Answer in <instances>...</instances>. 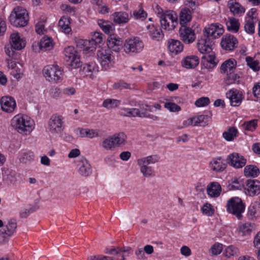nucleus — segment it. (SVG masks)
I'll list each match as a JSON object with an SVG mask.
<instances>
[{
  "label": "nucleus",
  "instance_id": "f257e3e1",
  "mask_svg": "<svg viewBox=\"0 0 260 260\" xmlns=\"http://www.w3.org/2000/svg\"><path fill=\"white\" fill-rule=\"evenodd\" d=\"M12 126L19 133L28 135L34 128V121L26 115L18 114L11 120Z\"/></svg>",
  "mask_w": 260,
  "mask_h": 260
},
{
  "label": "nucleus",
  "instance_id": "f03ea898",
  "mask_svg": "<svg viewBox=\"0 0 260 260\" xmlns=\"http://www.w3.org/2000/svg\"><path fill=\"white\" fill-rule=\"evenodd\" d=\"M197 46L200 52L204 54L202 57V63L207 67L208 66V63H215V55L212 52V42L210 39L205 37L204 38L199 40Z\"/></svg>",
  "mask_w": 260,
  "mask_h": 260
},
{
  "label": "nucleus",
  "instance_id": "7ed1b4c3",
  "mask_svg": "<svg viewBox=\"0 0 260 260\" xmlns=\"http://www.w3.org/2000/svg\"><path fill=\"white\" fill-rule=\"evenodd\" d=\"M159 157L157 155H151L139 158L137 160V164L140 167L141 173L145 177L154 176V171L149 165L154 164L158 162Z\"/></svg>",
  "mask_w": 260,
  "mask_h": 260
},
{
  "label": "nucleus",
  "instance_id": "20e7f679",
  "mask_svg": "<svg viewBox=\"0 0 260 260\" xmlns=\"http://www.w3.org/2000/svg\"><path fill=\"white\" fill-rule=\"evenodd\" d=\"M12 25L16 27H24L27 24L29 20L27 11L21 7L14 8L9 17Z\"/></svg>",
  "mask_w": 260,
  "mask_h": 260
},
{
  "label": "nucleus",
  "instance_id": "39448f33",
  "mask_svg": "<svg viewBox=\"0 0 260 260\" xmlns=\"http://www.w3.org/2000/svg\"><path fill=\"white\" fill-rule=\"evenodd\" d=\"M245 208L244 203L239 197H233L230 199L226 203V209L228 213H231L240 219L242 213Z\"/></svg>",
  "mask_w": 260,
  "mask_h": 260
},
{
  "label": "nucleus",
  "instance_id": "423d86ee",
  "mask_svg": "<svg viewBox=\"0 0 260 260\" xmlns=\"http://www.w3.org/2000/svg\"><path fill=\"white\" fill-rule=\"evenodd\" d=\"M46 80L55 83L60 82L63 78V71L57 65H48L43 70Z\"/></svg>",
  "mask_w": 260,
  "mask_h": 260
},
{
  "label": "nucleus",
  "instance_id": "0eeeda50",
  "mask_svg": "<svg viewBox=\"0 0 260 260\" xmlns=\"http://www.w3.org/2000/svg\"><path fill=\"white\" fill-rule=\"evenodd\" d=\"M161 27L166 30H173L178 24V16L176 13L172 10L165 11L160 18Z\"/></svg>",
  "mask_w": 260,
  "mask_h": 260
},
{
  "label": "nucleus",
  "instance_id": "6e6552de",
  "mask_svg": "<svg viewBox=\"0 0 260 260\" xmlns=\"http://www.w3.org/2000/svg\"><path fill=\"white\" fill-rule=\"evenodd\" d=\"M144 47L143 41L138 37H133L125 41L123 49L129 54H136L142 52Z\"/></svg>",
  "mask_w": 260,
  "mask_h": 260
},
{
  "label": "nucleus",
  "instance_id": "1a4fd4ad",
  "mask_svg": "<svg viewBox=\"0 0 260 260\" xmlns=\"http://www.w3.org/2000/svg\"><path fill=\"white\" fill-rule=\"evenodd\" d=\"M97 58L102 67L105 69H109L114 59L112 52L109 48L103 47L97 51Z\"/></svg>",
  "mask_w": 260,
  "mask_h": 260
},
{
  "label": "nucleus",
  "instance_id": "9d476101",
  "mask_svg": "<svg viewBox=\"0 0 260 260\" xmlns=\"http://www.w3.org/2000/svg\"><path fill=\"white\" fill-rule=\"evenodd\" d=\"M119 114L124 117H139L141 118H149L153 120H158L159 117L157 116L149 114L146 112H140L138 108H123L119 111Z\"/></svg>",
  "mask_w": 260,
  "mask_h": 260
},
{
  "label": "nucleus",
  "instance_id": "9b49d317",
  "mask_svg": "<svg viewBox=\"0 0 260 260\" xmlns=\"http://www.w3.org/2000/svg\"><path fill=\"white\" fill-rule=\"evenodd\" d=\"M65 59L69 66L73 69H76L81 66V62L77 54V52L73 46H69L64 49Z\"/></svg>",
  "mask_w": 260,
  "mask_h": 260
},
{
  "label": "nucleus",
  "instance_id": "f8f14e48",
  "mask_svg": "<svg viewBox=\"0 0 260 260\" xmlns=\"http://www.w3.org/2000/svg\"><path fill=\"white\" fill-rule=\"evenodd\" d=\"M63 117L58 114H53L48 121V129L52 133H59L63 129Z\"/></svg>",
  "mask_w": 260,
  "mask_h": 260
},
{
  "label": "nucleus",
  "instance_id": "ddd939ff",
  "mask_svg": "<svg viewBox=\"0 0 260 260\" xmlns=\"http://www.w3.org/2000/svg\"><path fill=\"white\" fill-rule=\"evenodd\" d=\"M76 169L82 176L87 177L92 173V168L88 161L83 156L79 157L75 160Z\"/></svg>",
  "mask_w": 260,
  "mask_h": 260
},
{
  "label": "nucleus",
  "instance_id": "4468645a",
  "mask_svg": "<svg viewBox=\"0 0 260 260\" xmlns=\"http://www.w3.org/2000/svg\"><path fill=\"white\" fill-rule=\"evenodd\" d=\"M211 117L207 115H200L189 118L184 121L183 123V126L187 127L189 126H205L208 125L210 121Z\"/></svg>",
  "mask_w": 260,
  "mask_h": 260
},
{
  "label": "nucleus",
  "instance_id": "2eb2a0df",
  "mask_svg": "<svg viewBox=\"0 0 260 260\" xmlns=\"http://www.w3.org/2000/svg\"><path fill=\"white\" fill-rule=\"evenodd\" d=\"M179 36L182 41L186 44H190L193 43L196 38L194 30L186 25H182L180 27Z\"/></svg>",
  "mask_w": 260,
  "mask_h": 260
},
{
  "label": "nucleus",
  "instance_id": "dca6fc26",
  "mask_svg": "<svg viewBox=\"0 0 260 260\" xmlns=\"http://www.w3.org/2000/svg\"><path fill=\"white\" fill-rule=\"evenodd\" d=\"M206 38L216 39L224 32L222 25L219 23L211 24L205 28Z\"/></svg>",
  "mask_w": 260,
  "mask_h": 260
},
{
  "label": "nucleus",
  "instance_id": "f3484780",
  "mask_svg": "<svg viewBox=\"0 0 260 260\" xmlns=\"http://www.w3.org/2000/svg\"><path fill=\"white\" fill-rule=\"evenodd\" d=\"M238 41L236 37L231 34L224 35L221 40L222 48L226 51L233 50L238 46Z\"/></svg>",
  "mask_w": 260,
  "mask_h": 260
},
{
  "label": "nucleus",
  "instance_id": "a211bd4d",
  "mask_svg": "<svg viewBox=\"0 0 260 260\" xmlns=\"http://www.w3.org/2000/svg\"><path fill=\"white\" fill-rule=\"evenodd\" d=\"M226 161L231 166L237 169L242 168L246 164V159L244 156L236 152L229 154Z\"/></svg>",
  "mask_w": 260,
  "mask_h": 260
},
{
  "label": "nucleus",
  "instance_id": "6ab92c4d",
  "mask_svg": "<svg viewBox=\"0 0 260 260\" xmlns=\"http://www.w3.org/2000/svg\"><path fill=\"white\" fill-rule=\"evenodd\" d=\"M1 106L3 111L7 113L13 112L16 107L15 99L10 96H4L1 99Z\"/></svg>",
  "mask_w": 260,
  "mask_h": 260
},
{
  "label": "nucleus",
  "instance_id": "aec40b11",
  "mask_svg": "<svg viewBox=\"0 0 260 260\" xmlns=\"http://www.w3.org/2000/svg\"><path fill=\"white\" fill-rule=\"evenodd\" d=\"M245 192L250 196H254L260 193V181L249 179L246 181Z\"/></svg>",
  "mask_w": 260,
  "mask_h": 260
},
{
  "label": "nucleus",
  "instance_id": "412c9836",
  "mask_svg": "<svg viewBox=\"0 0 260 260\" xmlns=\"http://www.w3.org/2000/svg\"><path fill=\"white\" fill-rule=\"evenodd\" d=\"M232 106H239L242 101V93L237 89H231L226 93Z\"/></svg>",
  "mask_w": 260,
  "mask_h": 260
},
{
  "label": "nucleus",
  "instance_id": "4be33fe9",
  "mask_svg": "<svg viewBox=\"0 0 260 260\" xmlns=\"http://www.w3.org/2000/svg\"><path fill=\"white\" fill-rule=\"evenodd\" d=\"M10 45L13 47L15 50H20L25 46V41L23 38H21L18 32H14L10 36Z\"/></svg>",
  "mask_w": 260,
  "mask_h": 260
},
{
  "label": "nucleus",
  "instance_id": "5701e85b",
  "mask_svg": "<svg viewBox=\"0 0 260 260\" xmlns=\"http://www.w3.org/2000/svg\"><path fill=\"white\" fill-rule=\"evenodd\" d=\"M211 170L215 172H222L226 168V165L221 157L213 158L209 162Z\"/></svg>",
  "mask_w": 260,
  "mask_h": 260
},
{
  "label": "nucleus",
  "instance_id": "b1692460",
  "mask_svg": "<svg viewBox=\"0 0 260 260\" xmlns=\"http://www.w3.org/2000/svg\"><path fill=\"white\" fill-rule=\"evenodd\" d=\"M146 28L147 34L152 40L158 41L164 38L162 31L159 26L150 24L147 25Z\"/></svg>",
  "mask_w": 260,
  "mask_h": 260
},
{
  "label": "nucleus",
  "instance_id": "393cba45",
  "mask_svg": "<svg viewBox=\"0 0 260 260\" xmlns=\"http://www.w3.org/2000/svg\"><path fill=\"white\" fill-rule=\"evenodd\" d=\"M121 40L114 35H111L108 38L107 48L115 52H119L122 45Z\"/></svg>",
  "mask_w": 260,
  "mask_h": 260
},
{
  "label": "nucleus",
  "instance_id": "a878e982",
  "mask_svg": "<svg viewBox=\"0 0 260 260\" xmlns=\"http://www.w3.org/2000/svg\"><path fill=\"white\" fill-rule=\"evenodd\" d=\"M77 47L82 50L84 53L92 52L95 49L96 45L90 40L81 39L77 42Z\"/></svg>",
  "mask_w": 260,
  "mask_h": 260
},
{
  "label": "nucleus",
  "instance_id": "bb28decb",
  "mask_svg": "<svg viewBox=\"0 0 260 260\" xmlns=\"http://www.w3.org/2000/svg\"><path fill=\"white\" fill-rule=\"evenodd\" d=\"M227 6L230 12L234 15H241L245 13V8L236 0H229Z\"/></svg>",
  "mask_w": 260,
  "mask_h": 260
},
{
  "label": "nucleus",
  "instance_id": "cd10ccee",
  "mask_svg": "<svg viewBox=\"0 0 260 260\" xmlns=\"http://www.w3.org/2000/svg\"><path fill=\"white\" fill-rule=\"evenodd\" d=\"M98 72V67L93 62L85 64L80 71L81 75L91 78H92L93 75Z\"/></svg>",
  "mask_w": 260,
  "mask_h": 260
},
{
  "label": "nucleus",
  "instance_id": "c85d7f7f",
  "mask_svg": "<svg viewBox=\"0 0 260 260\" xmlns=\"http://www.w3.org/2000/svg\"><path fill=\"white\" fill-rule=\"evenodd\" d=\"M199 63V59L196 55L187 56L184 58L181 61V64L183 67L189 69L196 68Z\"/></svg>",
  "mask_w": 260,
  "mask_h": 260
},
{
  "label": "nucleus",
  "instance_id": "c756f323",
  "mask_svg": "<svg viewBox=\"0 0 260 260\" xmlns=\"http://www.w3.org/2000/svg\"><path fill=\"white\" fill-rule=\"evenodd\" d=\"M168 47L171 53L177 54L183 51L184 46L179 40L169 39L168 41Z\"/></svg>",
  "mask_w": 260,
  "mask_h": 260
},
{
  "label": "nucleus",
  "instance_id": "7c9ffc66",
  "mask_svg": "<svg viewBox=\"0 0 260 260\" xmlns=\"http://www.w3.org/2000/svg\"><path fill=\"white\" fill-rule=\"evenodd\" d=\"M221 187L219 183L213 182L210 183L207 187V193L211 198H217L220 194Z\"/></svg>",
  "mask_w": 260,
  "mask_h": 260
},
{
  "label": "nucleus",
  "instance_id": "2f4dec72",
  "mask_svg": "<svg viewBox=\"0 0 260 260\" xmlns=\"http://www.w3.org/2000/svg\"><path fill=\"white\" fill-rule=\"evenodd\" d=\"M237 62L234 59H229L224 61L220 66L221 73H230L234 72Z\"/></svg>",
  "mask_w": 260,
  "mask_h": 260
},
{
  "label": "nucleus",
  "instance_id": "473e14b6",
  "mask_svg": "<svg viewBox=\"0 0 260 260\" xmlns=\"http://www.w3.org/2000/svg\"><path fill=\"white\" fill-rule=\"evenodd\" d=\"M127 251V250H122L117 247L111 249L107 248L105 253L115 255L114 256H111V259L112 260H124L123 253Z\"/></svg>",
  "mask_w": 260,
  "mask_h": 260
},
{
  "label": "nucleus",
  "instance_id": "72a5a7b5",
  "mask_svg": "<svg viewBox=\"0 0 260 260\" xmlns=\"http://www.w3.org/2000/svg\"><path fill=\"white\" fill-rule=\"evenodd\" d=\"M17 228V223L14 219H11L5 228L0 230V234L2 235H6L8 236H11L13 235Z\"/></svg>",
  "mask_w": 260,
  "mask_h": 260
},
{
  "label": "nucleus",
  "instance_id": "f704fd0d",
  "mask_svg": "<svg viewBox=\"0 0 260 260\" xmlns=\"http://www.w3.org/2000/svg\"><path fill=\"white\" fill-rule=\"evenodd\" d=\"M113 16L114 21L117 24L126 23L129 20L128 14L125 12H116Z\"/></svg>",
  "mask_w": 260,
  "mask_h": 260
},
{
  "label": "nucleus",
  "instance_id": "c9c22d12",
  "mask_svg": "<svg viewBox=\"0 0 260 260\" xmlns=\"http://www.w3.org/2000/svg\"><path fill=\"white\" fill-rule=\"evenodd\" d=\"M191 12L189 9L184 8L180 13V23L181 26L185 25L191 20Z\"/></svg>",
  "mask_w": 260,
  "mask_h": 260
},
{
  "label": "nucleus",
  "instance_id": "e433bc0d",
  "mask_svg": "<svg viewBox=\"0 0 260 260\" xmlns=\"http://www.w3.org/2000/svg\"><path fill=\"white\" fill-rule=\"evenodd\" d=\"M70 19L62 17L60 18L58 22V26L60 28V30L66 34H69L72 30L70 27Z\"/></svg>",
  "mask_w": 260,
  "mask_h": 260
},
{
  "label": "nucleus",
  "instance_id": "4c0bfd02",
  "mask_svg": "<svg viewBox=\"0 0 260 260\" xmlns=\"http://www.w3.org/2000/svg\"><path fill=\"white\" fill-rule=\"evenodd\" d=\"M238 131L235 127H230L222 134L223 138L228 141H233L238 136Z\"/></svg>",
  "mask_w": 260,
  "mask_h": 260
},
{
  "label": "nucleus",
  "instance_id": "58836bf2",
  "mask_svg": "<svg viewBox=\"0 0 260 260\" xmlns=\"http://www.w3.org/2000/svg\"><path fill=\"white\" fill-rule=\"evenodd\" d=\"M115 147L124 145L127 138L126 135L123 132L115 134L111 136Z\"/></svg>",
  "mask_w": 260,
  "mask_h": 260
},
{
  "label": "nucleus",
  "instance_id": "ea45409f",
  "mask_svg": "<svg viewBox=\"0 0 260 260\" xmlns=\"http://www.w3.org/2000/svg\"><path fill=\"white\" fill-rule=\"evenodd\" d=\"M53 47V43L51 38L44 37L40 43V48L42 50L47 51L51 50Z\"/></svg>",
  "mask_w": 260,
  "mask_h": 260
},
{
  "label": "nucleus",
  "instance_id": "a19ab883",
  "mask_svg": "<svg viewBox=\"0 0 260 260\" xmlns=\"http://www.w3.org/2000/svg\"><path fill=\"white\" fill-rule=\"evenodd\" d=\"M244 173L247 177H256L259 174V170L256 166L249 165L245 167Z\"/></svg>",
  "mask_w": 260,
  "mask_h": 260
},
{
  "label": "nucleus",
  "instance_id": "79ce46f5",
  "mask_svg": "<svg viewBox=\"0 0 260 260\" xmlns=\"http://www.w3.org/2000/svg\"><path fill=\"white\" fill-rule=\"evenodd\" d=\"M80 136L81 137L92 139L99 136V131L92 129L82 128L80 130Z\"/></svg>",
  "mask_w": 260,
  "mask_h": 260
},
{
  "label": "nucleus",
  "instance_id": "37998d69",
  "mask_svg": "<svg viewBox=\"0 0 260 260\" xmlns=\"http://www.w3.org/2000/svg\"><path fill=\"white\" fill-rule=\"evenodd\" d=\"M98 24L106 34L110 33L114 28L113 24L109 21L99 19L98 20Z\"/></svg>",
  "mask_w": 260,
  "mask_h": 260
},
{
  "label": "nucleus",
  "instance_id": "c03bdc74",
  "mask_svg": "<svg viewBox=\"0 0 260 260\" xmlns=\"http://www.w3.org/2000/svg\"><path fill=\"white\" fill-rule=\"evenodd\" d=\"M226 24L229 31L237 32L239 30L240 23L239 20L235 18H229Z\"/></svg>",
  "mask_w": 260,
  "mask_h": 260
},
{
  "label": "nucleus",
  "instance_id": "a18cd8bd",
  "mask_svg": "<svg viewBox=\"0 0 260 260\" xmlns=\"http://www.w3.org/2000/svg\"><path fill=\"white\" fill-rule=\"evenodd\" d=\"M240 76L234 73V72L227 74V76L224 79V83L226 85L239 83Z\"/></svg>",
  "mask_w": 260,
  "mask_h": 260
},
{
  "label": "nucleus",
  "instance_id": "49530a36",
  "mask_svg": "<svg viewBox=\"0 0 260 260\" xmlns=\"http://www.w3.org/2000/svg\"><path fill=\"white\" fill-rule=\"evenodd\" d=\"M101 146L106 150H113L115 146L111 136L104 139L102 142Z\"/></svg>",
  "mask_w": 260,
  "mask_h": 260
},
{
  "label": "nucleus",
  "instance_id": "de8ad7c7",
  "mask_svg": "<svg viewBox=\"0 0 260 260\" xmlns=\"http://www.w3.org/2000/svg\"><path fill=\"white\" fill-rule=\"evenodd\" d=\"M34 158V153L31 151H25L21 153L19 157L20 162L26 164L32 161Z\"/></svg>",
  "mask_w": 260,
  "mask_h": 260
},
{
  "label": "nucleus",
  "instance_id": "09e8293b",
  "mask_svg": "<svg viewBox=\"0 0 260 260\" xmlns=\"http://www.w3.org/2000/svg\"><path fill=\"white\" fill-rule=\"evenodd\" d=\"M120 102L116 99H107L103 103V106L107 109H112L119 106Z\"/></svg>",
  "mask_w": 260,
  "mask_h": 260
},
{
  "label": "nucleus",
  "instance_id": "8fccbe9b",
  "mask_svg": "<svg viewBox=\"0 0 260 260\" xmlns=\"http://www.w3.org/2000/svg\"><path fill=\"white\" fill-rule=\"evenodd\" d=\"M245 31L250 34L254 32V22L251 18H245V24L244 26Z\"/></svg>",
  "mask_w": 260,
  "mask_h": 260
},
{
  "label": "nucleus",
  "instance_id": "3c124183",
  "mask_svg": "<svg viewBox=\"0 0 260 260\" xmlns=\"http://www.w3.org/2000/svg\"><path fill=\"white\" fill-rule=\"evenodd\" d=\"M252 231V226L250 223H245L239 227V233L242 236L249 235Z\"/></svg>",
  "mask_w": 260,
  "mask_h": 260
},
{
  "label": "nucleus",
  "instance_id": "603ef678",
  "mask_svg": "<svg viewBox=\"0 0 260 260\" xmlns=\"http://www.w3.org/2000/svg\"><path fill=\"white\" fill-rule=\"evenodd\" d=\"M246 61L248 66L254 71H258L259 70L258 62L254 60L252 57L247 56L246 57Z\"/></svg>",
  "mask_w": 260,
  "mask_h": 260
},
{
  "label": "nucleus",
  "instance_id": "864d4df0",
  "mask_svg": "<svg viewBox=\"0 0 260 260\" xmlns=\"http://www.w3.org/2000/svg\"><path fill=\"white\" fill-rule=\"evenodd\" d=\"M133 16L136 19L143 20L146 18L147 14L141 7L139 10L133 12Z\"/></svg>",
  "mask_w": 260,
  "mask_h": 260
},
{
  "label": "nucleus",
  "instance_id": "5fc2aeb1",
  "mask_svg": "<svg viewBox=\"0 0 260 260\" xmlns=\"http://www.w3.org/2000/svg\"><path fill=\"white\" fill-rule=\"evenodd\" d=\"M204 214L207 216H212L214 213V209L212 205L209 203L205 204L201 208Z\"/></svg>",
  "mask_w": 260,
  "mask_h": 260
},
{
  "label": "nucleus",
  "instance_id": "6e6d98bb",
  "mask_svg": "<svg viewBox=\"0 0 260 260\" xmlns=\"http://www.w3.org/2000/svg\"><path fill=\"white\" fill-rule=\"evenodd\" d=\"M238 253V249L237 248L233 246H228L224 252V254L227 257H231L234 255H237Z\"/></svg>",
  "mask_w": 260,
  "mask_h": 260
},
{
  "label": "nucleus",
  "instance_id": "4d7b16f0",
  "mask_svg": "<svg viewBox=\"0 0 260 260\" xmlns=\"http://www.w3.org/2000/svg\"><path fill=\"white\" fill-rule=\"evenodd\" d=\"M103 35L100 32L95 31L93 33L91 36V40L96 46L100 44L103 42Z\"/></svg>",
  "mask_w": 260,
  "mask_h": 260
},
{
  "label": "nucleus",
  "instance_id": "13d9d810",
  "mask_svg": "<svg viewBox=\"0 0 260 260\" xmlns=\"http://www.w3.org/2000/svg\"><path fill=\"white\" fill-rule=\"evenodd\" d=\"M112 87L114 89L122 90L123 89H130L131 85L123 81H119L114 83Z\"/></svg>",
  "mask_w": 260,
  "mask_h": 260
},
{
  "label": "nucleus",
  "instance_id": "bf43d9fd",
  "mask_svg": "<svg viewBox=\"0 0 260 260\" xmlns=\"http://www.w3.org/2000/svg\"><path fill=\"white\" fill-rule=\"evenodd\" d=\"M222 249V244L219 243H216L212 246L210 249V251L213 255H217L221 252Z\"/></svg>",
  "mask_w": 260,
  "mask_h": 260
},
{
  "label": "nucleus",
  "instance_id": "052dcab7",
  "mask_svg": "<svg viewBox=\"0 0 260 260\" xmlns=\"http://www.w3.org/2000/svg\"><path fill=\"white\" fill-rule=\"evenodd\" d=\"M164 106L165 108L168 109L170 112H179L181 109L179 106L171 102H168L165 103Z\"/></svg>",
  "mask_w": 260,
  "mask_h": 260
},
{
  "label": "nucleus",
  "instance_id": "680f3d73",
  "mask_svg": "<svg viewBox=\"0 0 260 260\" xmlns=\"http://www.w3.org/2000/svg\"><path fill=\"white\" fill-rule=\"evenodd\" d=\"M243 125L246 130L253 131L257 126V120H252L245 122Z\"/></svg>",
  "mask_w": 260,
  "mask_h": 260
},
{
  "label": "nucleus",
  "instance_id": "e2e57ef3",
  "mask_svg": "<svg viewBox=\"0 0 260 260\" xmlns=\"http://www.w3.org/2000/svg\"><path fill=\"white\" fill-rule=\"evenodd\" d=\"M209 103L210 100L208 97H202L196 101L195 105L198 107H201L208 105Z\"/></svg>",
  "mask_w": 260,
  "mask_h": 260
},
{
  "label": "nucleus",
  "instance_id": "0e129e2a",
  "mask_svg": "<svg viewBox=\"0 0 260 260\" xmlns=\"http://www.w3.org/2000/svg\"><path fill=\"white\" fill-rule=\"evenodd\" d=\"M38 208L36 207H30L29 209H24L23 210L21 211L20 213V215L21 217L22 218H26L31 213L35 211Z\"/></svg>",
  "mask_w": 260,
  "mask_h": 260
},
{
  "label": "nucleus",
  "instance_id": "69168bd1",
  "mask_svg": "<svg viewBox=\"0 0 260 260\" xmlns=\"http://www.w3.org/2000/svg\"><path fill=\"white\" fill-rule=\"evenodd\" d=\"M61 10L66 13H73L75 12V9L74 7H71L70 5L63 4L60 6Z\"/></svg>",
  "mask_w": 260,
  "mask_h": 260
},
{
  "label": "nucleus",
  "instance_id": "338daca9",
  "mask_svg": "<svg viewBox=\"0 0 260 260\" xmlns=\"http://www.w3.org/2000/svg\"><path fill=\"white\" fill-rule=\"evenodd\" d=\"M87 260H112L111 256L103 255H92L88 258Z\"/></svg>",
  "mask_w": 260,
  "mask_h": 260
},
{
  "label": "nucleus",
  "instance_id": "774afa93",
  "mask_svg": "<svg viewBox=\"0 0 260 260\" xmlns=\"http://www.w3.org/2000/svg\"><path fill=\"white\" fill-rule=\"evenodd\" d=\"M253 243L256 249H260V231L254 236Z\"/></svg>",
  "mask_w": 260,
  "mask_h": 260
}]
</instances>
